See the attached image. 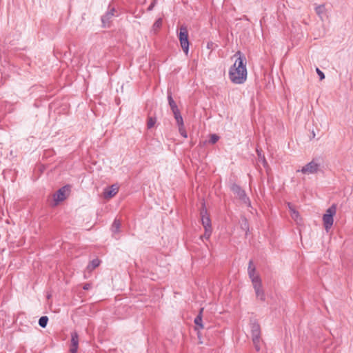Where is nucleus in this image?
I'll return each mask as SVG.
<instances>
[{"instance_id":"f03ea898","label":"nucleus","mask_w":353,"mask_h":353,"mask_svg":"<svg viewBox=\"0 0 353 353\" xmlns=\"http://www.w3.org/2000/svg\"><path fill=\"white\" fill-rule=\"evenodd\" d=\"M178 37L181 48L185 54H188L189 52L190 42L188 39V30L185 25L181 26L179 32H178Z\"/></svg>"},{"instance_id":"f8f14e48","label":"nucleus","mask_w":353,"mask_h":353,"mask_svg":"<svg viewBox=\"0 0 353 353\" xmlns=\"http://www.w3.org/2000/svg\"><path fill=\"white\" fill-rule=\"evenodd\" d=\"M253 288L254 290L257 299H260L262 301L265 300V294L264 290L262 287V281L258 283L254 284Z\"/></svg>"},{"instance_id":"dca6fc26","label":"nucleus","mask_w":353,"mask_h":353,"mask_svg":"<svg viewBox=\"0 0 353 353\" xmlns=\"http://www.w3.org/2000/svg\"><path fill=\"white\" fill-rule=\"evenodd\" d=\"M121 228V221L115 219L112 224L111 230L113 234L119 233Z\"/></svg>"},{"instance_id":"4468645a","label":"nucleus","mask_w":353,"mask_h":353,"mask_svg":"<svg viewBox=\"0 0 353 353\" xmlns=\"http://www.w3.org/2000/svg\"><path fill=\"white\" fill-rule=\"evenodd\" d=\"M203 311V308H201L200 310V312L199 314L196 316L194 319V323L196 325L195 330H199V329H203L204 325L203 324V319H202V312Z\"/></svg>"},{"instance_id":"5701e85b","label":"nucleus","mask_w":353,"mask_h":353,"mask_svg":"<svg viewBox=\"0 0 353 353\" xmlns=\"http://www.w3.org/2000/svg\"><path fill=\"white\" fill-rule=\"evenodd\" d=\"M325 5L324 4H321V5L317 6L315 8L316 13L319 17H321V15L325 12Z\"/></svg>"},{"instance_id":"6ab92c4d","label":"nucleus","mask_w":353,"mask_h":353,"mask_svg":"<svg viewBox=\"0 0 353 353\" xmlns=\"http://www.w3.org/2000/svg\"><path fill=\"white\" fill-rule=\"evenodd\" d=\"M163 19L162 18L157 19L152 25V30L156 33L162 26Z\"/></svg>"},{"instance_id":"7c9ffc66","label":"nucleus","mask_w":353,"mask_h":353,"mask_svg":"<svg viewBox=\"0 0 353 353\" xmlns=\"http://www.w3.org/2000/svg\"><path fill=\"white\" fill-rule=\"evenodd\" d=\"M92 288V285L90 283H85L83 286V289L85 290H88Z\"/></svg>"},{"instance_id":"c85d7f7f","label":"nucleus","mask_w":353,"mask_h":353,"mask_svg":"<svg viewBox=\"0 0 353 353\" xmlns=\"http://www.w3.org/2000/svg\"><path fill=\"white\" fill-rule=\"evenodd\" d=\"M316 71L318 75L319 76L320 80H323L325 79L324 73L319 68H316Z\"/></svg>"},{"instance_id":"39448f33","label":"nucleus","mask_w":353,"mask_h":353,"mask_svg":"<svg viewBox=\"0 0 353 353\" xmlns=\"http://www.w3.org/2000/svg\"><path fill=\"white\" fill-rule=\"evenodd\" d=\"M200 215L201 217L202 225L204 229L212 228L211 220L210 219L209 214H208L205 203H202V208L201 209Z\"/></svg>"},{"instance_id":"2eb2a0df","label":"nucleus","mask_w":353,"mask_h":353,"mask_svg":"<svg viewBox=\"0 0 353 353\" xmlns=\"http://www.w3.org/2000/svg\"><path fill=\"white\" fill-rule=\"evenodd\" d=\"M168 103H169V105L170 106L172 111V112L177 111V110H179V108H178L175 101H174L172 96V92L170 90H168Z\"/></svg>"},{"instance_id":"f257e3e1","label":"nucleus","mask_w":353,"mask_h":353,"mask_svg":"<svg viewBox=\"0 0 353 353\" xmlns=\"http://www.w3.org/2000/svg\"><path fill=\"white\" fill-rule=\"evenodd\" d=\"M234 56H238V57L233 65L230 68L229 77L232 83L241 84L243 83L247 79L245 57L240 51H238Z\"/></svg>"},{"instance_id":"7ed1b4c3","label":"nucleus","mask_w":353,"mask_h":353,"mask_svg":"<svg viewBox=\"0 0 353 353\" xmlns=\"http://www.w3.org/2000/svg\"><path fill=\"white\" fill-rule=\"evenodd\" d=\"M336 212V205L332 204L327 210L325 214L323 216V221L325 229L326 231H328L333 225L334 222V216Z\"/></svg>"},{"instance_id":"aec40b11","label":"nucleus","mask_w":353,"mask_h":353,"mask_svg":"<svg viewBox=\"0 0 353 353\" xmlns=\"http://www.w3.org/2000/svg\"><path fill=\"white\" fill-rule=\"evenodd\" d=\"M288 205H289V208H290V212H291V216L292 218L295 220L296 221H298L299 218L300 217V215H299V213L298 211H296L295 209H294L293 208H292V206L290 205V203H288Z\"/></svg>"},{"instance_id":"9b49d317","label":"nucleus","mask_w":353,"mask_h":353,"mask_svg":"<svg viewBox=\"0 0 353 353\" xmlns=\"http://www.w3.org/2000/svg\"><path fill=\"white\" fill-rule=\"evenodd\" d=\"M79 347V335L77 332L71 333V346L70 353H77Z\"/></svg>"},{"instance_id":"72a5a7b5","label":"nucleus","mask_w":353,"mask_h":353,"mask_svg":"<svg viewBox=\"0 0 353 353\" xmlns=\"http://www.w3.org/2000/svg\"><path fill=\"white\" fill-rule=\"evenodd\" d=\"M312 136H313V137L315 136V134L314 132H312Z\"/></svg>"},{"instance_id":"423d86ee","label":"nucleus","mask_w":353,"mask_h":353,"mask_svg":"<svg viewBox=\"0 0 353 353\" xmlns=\"http://www.w3.org/2000/svg\"><path fill=\"white\" fill-rule=\"evenodd\" d=\"M248 273L249 275L250 279H251V281L252 283V285L258 283L259 282H261V279L260 278L259 274H256V268L254 265L252 260H250L249 261L248 268Z\"/></svg>"},{"instance_id":"393cba45","label":"nucleus","mask_w":353,"mask_h":353,"mask_svg":"<svg viewBox=\"0 0 353 353\" xmlns=\"http://www.w3.org/2000/svg\"><path fill=\"white\" fill-rule=\"evenodd\" d=\"M219 139V137L215 134H211L209 142L212 144L216 143Z\"/></svg>"},{"instance_id":"a878e982","label":"nucleus","mask_w":353,"mask_h":353,"mask_svg":"<svg viewBox=\"0 0 353 353\" xmlns=\"http://www.w3.org/2000/svg\"><path fill=\"white\" fill-rule=\"evenodd\" d=\"M179 127V133L181 136H183V137L185 138H187L188 137V134L184 128V125H180V126H178Z\"/></svg>"},{"instance_id":"4be33fe9","label":"nucleus","mask_w":353,"mask_h":353,"mask_svg":"<svg viewBox=\"0 0 353 353\" xmlns=\"http://www.w3.org/2000/svg\"><path fill=\"white\" fill-rule=\"evenodd\" d=\"M241 228L245 232V234H247L248 232L249 231V224L247 219L245 217L242 219Z\"/></svg>"},{"instance_id":"1a4fd4ad","label":"nucleus","mask_w":353,"mask_h":353,"mask_svg":"<svg viewBox=\"0 0 353 353\" xmlns=\"http://www.w3.org/2000/svg\"><path fill=\"white\" fill-rule=\"evenodd\" d=\"M319 163L314 162V161H312L303 166L301 171L305 174H314L319 170Z\"/></svg>"},{"instance_id":"b1692460","label":"nucleus","mask_w":353,"mask_h":353,"mask_svg":"<svg viewBox=\"0 0 353 353\" xmlns=\"http://www.w3.org/2000/svg\"><path fill=\"white\" fill-rule=\"evenodd\" d=\"M157 122L156 117H149L147 122L148 128L150 129L153 128Z\"/></svg>"},{"instance_id":"bb28decb","label":"nucleus","mask_w":353,"mask_h":353,"mask_svg":"<svg viewBox=\"0 0 353 353\" xmlns=\"http://www.w3.org/2000/svg\"><path fill=\"white\" fill-rule=\"evenodd\" d=\"M211 234H212V228L205 229L204 234H203V236H201V238L204 237L205 239H208L210 237Z\"/></svg>"},{"instance_id":"9d476101","label":"nucleus","mask_w":353,"mask_h":353,"mask_svg":"<svg viewBox=\"0 0 353 353\" xmlns=\"http://www.w3.org/2000/svg\"><path fill=\"white\" fill-rule=\"evenodd\" d=\"M119 191V187L117 184L106 188L103 192V197L105 199H110L116 195Z\"/></svg>"},{"instance_id":"2f4dec72","label":"nucleus","mask_w":353,"mask_h":353,"mask_svg":"<svg viewBox=\"0 0 353 353\" xmlns=\"http://www.w3.org/2000/svg\"><path fill=\"white\" fill-rule=\"evenodd\" d=\"M263 165L264 166L268 165V163H267V161H266V160H265L264 157H263Z\"/></svg>"},{"instance_id":"6e6552de","label":"nucleus","mask_w":353,"mask_h":353,"mask_svg":"<svg viewBox=\"0 0 353 353\" xmlns=\"http://www.w3.org/2000/svg\"><path fill=\"white\" fill-rule=\"evenodd\" d=\"M108 10L101 17L102 26L104 28L110 27L112 17L114 16L116 10L114 7L109 6Z\"/></svg>"},{"instance_id":"473e14b6","label":"nucleus","mask_w":353,"mask_h":353,"mask_svg":"<svg viewBox=\"0 0 353 353\" xmlns=\"http://www.w3.org/2000/svg\"><path fill=\"white\" fill-rule=\"evenodd\" d=\"M197 334H198V337L200 338V332H199V331H198Z\"/></svg>"},{"instance_id":"ddd939ff","label":"nucleus","mask_w":353,"mask_h":353,"mask_svg":"<svg viewBox=\"0 0 353 353\" xmlns=\"http://www.w3.org/2000/svg\"><path fill=\"white\" fill-rule=\"evenodd\" d=\"M251 334L252 340L261 339V328L259 323L254 322L251 324Z\"/></svg>"},{"instance_id":"0eeeda50","label":"nucleus","mask_w":353,"mask_h":353,"mask_svg":"<svg viewBox=\"0 0 353 353\" xmlns=\"http://www.w3.org/2000/svg\"><path fill=\"white\" fill-rule=\"evenodd\" d=\"M70 190L69 185H65L59 189L53 195L54 201L57 203L64 201L67 197L66 193L69 192Z\"/></svg>"},{"instance_id":"cd10ccee","label":"nucleus","mask_w":353,"mask_h":353,"mask_svg":"<svg viewBox=\"0 0 353 353\" xmlns=\"http://www.w3.org/2000/svg\"><path fill=\"white\" fill-rule=\"evenodd\" d=\"M252 342H253V344H254V348L255 350L259 352L261 349V347H260V339H253L252 340Z\"/></svg>"},{"instance_id":"f3484780","label":"nucleus","mask_w":353,"mask_h":353,"mask_svg":"<svg viewBox=\"0 0 353 353\" xmlns=\"http://www.w3.org/2000/svg\"><path fill=\"white\" fill-rule=\"evenodd\" d=\"M172 112L174 114V119H176L178 126L183 125L184 124H183V117L181 115L179 110H177V111H176V112L173 111Z\"/></svg>"},{"instance_id":"412c9836","label":"nucleus","mask_w":353,"mask_h":353,"mask_svg":"<svg viewBox=\"0 0 353 353\" xmlns=\"http://www.w3.org/2000/svg\"><path fill=\"white\" fill-rule=\"evenodd\" d=\"M48 322V317L47 316H43L39 319V325L42 328H45L47 326Z\"/></svg>"},{"instance_id":"a211bd4d","label":"nucleus","mask_w":353,"mask_h":353,"mask_svg":"<svg viewBox=\"0 0 353 353\" xmlns=\"http://www.w3.org/2000/svg\"><path fill=\"white\" fill-rule=\"evenodd\" d=\"M100 260L99 259H94L93 260H92L89 265H88L87 268L90 270V271H92V270L95 269L96 268H97L99 265H100Z\"/></svg>"},{"instance_id":"c756f323","label":"nucleus","mask_w":353,"mask_h":353,"mask_svg":"<svg viewBox=\"0 0 353 353\" xmlns=\"http://www.w3.org/2000/svg\"><path fill=\"white\" fill-rule=\"evenodd\" d=\"M157 3L156 0H153L152 2L150 3V5L148 8V11H151L154 8L155 5Z\"/></svg>"},{"instance_id":"f704fd0d","label":"nucleus","mask_w":353,"mask_h":353,"mask_svg":"<svg viewBox=\"0 0 353 353\" xmlns=\"http://www.w3.org/2000/svg\"><path fill=\"white\" fill-rule=\"evenodd\" d=\"M312 136H313V137L315 136V134L314 132H312Z\"/></svg>"},{"instance_id":"20e7f679","label":"nucleus","mask_w":353,"mask_h":353,"mask_svg":"<svg viewBox=\"0 0 353 353\" xmlns=\"http://www.w3.org/2000/svg\"><path fill=\"white\" fill-rule=\"evenodd\" d=\"M230 189L243 204L248 207H251V201L249 197L247 196L245 190H243L240 185L236 183H233L231 185Z\"/></svg>"}]
</instances>
